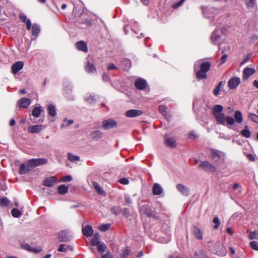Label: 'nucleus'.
Wrapping results in <instances>:
<instances>
[{
	"label": "nucleus",
	"instance_id": "obj_15",
	"mask_svg": "<svg viewBox=\"0 0 258 258\" xmlns=\"http://www.w3.org/2000/svg\"><path fill=\"white\" fill-rule=\"evenodd\" d=\"M24 66V63L23 61H19L15 62L12 66V72L14 74H16L18 73L21 69H22Z\"/></svg>",
	"mask_w": 258,
	"mask_h": 258
},
{
	"label": "nucleus",
	"instance_id": "obj_56",
	"mask_svg": "<svg viewBox=\"0 0 258 258\" xmlns=\"http://www.w3.org/2000/svg\"><path fill=\"white\" fill-rule=\"evenodd\" d=\"M72 179V178L70 175H65L63 176L62 180L64 182H69Z\"/></svg>",
	"mask_w": 258,
	"mask_h": 258
},
{
	"label": "nucleus",
	"instance_id": "obj_2",
	"mask_svg": "<svg viewBox=\"0 0 258 258\" xmlns=\"http://www.w3.org/2000/svg\"><path fill=\"white\" fill-rule=\"evenodd\" d=\"M211 63L209 61H204L200 66V70L196 72V76L198 80L206 79L207 73L210 71Z\"/></svg>",
	"mask_w": 258,
	"mask_h": 258
},
{
	"label": "nucleus",
	"instance_id": "obj_32",
	"mask_svg": "<svg viewBox=\"0 0 258 258\" xmlns=\"http://www.w3.org/2000/svg\"><path fill=\"white\" fill-rule=\"evenodd\" d=\"M40 31V29L39 27L35 24H33L32 27V35L35 36H37L38 35Z\"/></svg>",
	"mask_w": 258,
	"mask_h": 258
},
{
	"label": "nucleus",
	"instance_id": "obj_23",
	"mask_svg": "<svg viewBox=\"0 0 258 258\" xmlns=\"http://www.w3.org/2000/svg\"><path fill=\"white\" fill-rule=\"evenodd\" d=\"M90 136L93 140L97 141L102 137L103 133H102L99 130L91 132L90 134Z\"/></svg>",
	"mask_w": 258,
	"mask_h": 258
},
{
	"label": "nucleus",
	"instance_id": "obj_40",
	"mask_svg": "<svg viewBox=\"0 0 258 258\" xmlns=\"http://www.w3.org/2000/svg\"><path fill=\"white\" fill-rule=\"evenodd\" d=\"M11 214L14 217L19 218L21 215V212L17 209L14 208L11 211Z\"/></svg>",
	"mask_w": 258,
	"mask_h": 258
},
{
	"label": "nucleus",
	"instance_id": "obj_1",
	"mask_svg": "<svg viewBox=\"0 0 258 258\" xmlns=\"http://www.w3.org/2000/svg\"><path fill=\"white\" fill-rule=\"evenodd\" d=\"M223 107L221 105H215L213 107L212 112L218 124L223 125H233L236 122L241 124L243 121L242 113L237 110L234 113V118L228 116H226L222 112Z\"/></svg>",
	"mask_w": 258,
	"mask_h": 258
},
{
	"label": "nucleus",
	"instance_id": "obj_48",
	"mask_svg": "<svg viewBox=\"0 0 258 258\" xmlns=\"http://www.w3.org/2000/svg\"><path fill=\"white\" fill-rule=\"evenodd\" d=\"M110 226V224H103L100 226L99 229L101 231L104 232L109 229Z\"/></svg>",
	"mask_w": 258,
	"mask_h": 258
},
{
	"label": "nucleus",
	"instance_id": "obj_28",
	"mask_svg": "<svg viewBox=\"0 0 258 258\" xmlns=\"http://www.w3.org/2000/svg\"><path fill=\"white\" fill-rule=\"evenodd\" d=\"M43 111L41 106L35 107L32 111V115L35 117H38Z\"/></svg>",
	"mask_w": 258,
	"mask_h": 258
},
{
	"label": "nucleus",
	"instance_id": "obj_5",
	"mask_svg": "<svg viewBox=\"0 0 258 258\" xmlns=\"http://www.w3.org/2000/svg\"><path fill=\"white\" fill-rule=\"evenodd\" d=\"M199 167L207 172H214L216 170V167L207 161L202 162L199 165Z\"/></svg>",
	"mask_w": 258,
	"mask_h": 258
},
{
	"label": "nucleus",
	"instance_id": "obj_47",
	"mask_svg": "<svg viewBox=\"0 0 258 258\" xmlns=\"http://www.w3.org/2000/svg\"><path fill=\"white\" fill-rule=\"evenodd\" d=\"M27 171H28L27 170V167H26L25 164H21L20 166L19 173L20 174H24L26 173Z\"/></svg>",
	"mask_w": 258,
	"mask_h": 258
},
{
	"label": "nucleus",
	"instance_id": "obj_25",
	"mask_svg": "<svg viewBox=\"0 0 258 258\" xmlns=\"http://www.w3.org/2000/svg\"><path fill=\"white\" fill-rule=\"evenodd\" d=\"M76 46L78 49L85 52H87L88 48L86 43L83 41H80L76 43Z\"/></svg>",
	"mask_w": 258,
	"mask_h": 258
},
{
	"label": "nucleus",
	"instance_id": "obj_18",
	"mask_svg": "<svg viewBox=\"0 0 258 258\" xmlns=\"http://www.w3.org/2000/svg\"><path fill=\"white\" fill-rule=\"evenodd\" d=\"M159 111L162 113L166 118H169L171 117L168 108L165 105H160L159 106Z\"/></svg>",
	"mask_w": 258,
	"mask_h": 258
},
{
	"label": "nucleus",
	"instance_id": "obj_35",
	"mask_svg": "<svg viewBox=\"0 0 258 258\" xmlns=\"http://www.w3.org/2000/svg\"><path fill=\"white\" fill-rule=\"evenodd\" d=\"M221 153L220 151L212 149L211 151V157L213 159L218 158L219 159L221 157Z\"/></svg>",
	"mask_w": 258,
	"mask_h": 258
},
{
	"label": "nucleus",
	"instance_id": "obj_38",
	"mask_svg": "<svg viewBox=\"0 0 258 258\" xmlns=\"http://www.w3.org/2000/svg\"><path fill=\"white\" fill-rule=\"evenodd\" d=\"M223 85V82H220L216 88L213 90V93L215 96H217L219 94L220 91L221 90V87Z\"/></svg>",
	"mask_w": 258,
	"mask_h": 258
},
{
	"label": "nucleus",
	"instance_id": "obj_58",
	"mask_svg": "<svg viewBox=\"0 0 258 258\" xmlns=\"http://www.w3.org/2000/svg\"><path fill=\"white\" fill-rule=\"evenodd\" d=\"M117 69V67L113 63H109L107 67L108 70H111L113 69L116 70Z\"/></svg>",
	"mask_w": 258,
	"mask_h": 258
},
{
	"label": "nucleus",
	"instance_id": "obj_55",
	"mask_svg": "<svg viewBox=\"0 0 258 258\" xmlns=\"http://www.w3.org/2000/svg\"><path fill=\"white\" fill-rule=\"evenodd\" d=\"M227 58V55L226 54H223L220 58L221 62H220V64H222L224 63L226 60Z\"/></svg>",
	"mask_w": 258,
	"mask_h": 258
},
{
	"label": "nucleus",
	"instance_id": "obj_43",
	"mask_svg": "<svg viewBox=\"0 0 258 258\" xmlns=\"http://www.w3.org/2000/svg\"><path fill=\"white\" fill-rule=\"evenodd\" d=\"M23 248H24L25 249L27 250H28V251H34L35 252H39L41 251V250H39V249H33L31 248V247L29 245V244H25L23 245Z\"/></svg>",
	"mask_w": 258,
	"mask_h": 258
},
{
	"label": "nucleus",
	"instance_id": "obj_14",
	"mask_svg": "<svg viewBox=\"0 0 258 258\" xmlns=\"http://www.w3.org/2000/svg\"><path fill=\"white\" fill-rule=\"evenodd\" d=\"M143 114V111L137 109H131L125 112V116L128 117H135Z\"/></svg>",
	"mask_w": 258,
	"mask_h": 258
},
{
	"label": "nucleus",
	"instance_id": "obj_31",
	"mask_svg": "<svg viewBox=\"0 0 258 258\" xmlns=\"http://www.w3.org/2000/svg\"><path fill=\"white\" fill-rule=\"evenodd\" d=\"M240 134L243 137L246 138H250L251 135L250 131L247 125L245 126L244 129L241 131Z\"/></svg>",
	"mask_w": 258,
	"mask_h": 258
},
{
	"label": "nucleus",
	"instance_id": "obj_45",
	"mask_svg": "<svg viewBox=\"0 0 258 258\" xmlns=\"http://www.w3.org/2000/svg\"><path fill=\"white\" fill-rule=\"evenodd\" d=\"M250 239H258V231L255 230L249 234Z\"/></svg>",
	"mask_w": 258,
	"mask_h": 258
},
{
	"label": "nucleus",
	"instance_id": "obj_3",
	"mask_svg": "<svg viewBox=\"0 0 258 258\" xmlns=\"http://www.w3.org/2000/svg\"><path fill=\"white\" fill-rule=\"evenodd\" d=\"M47 163V160L45 158L31 159L28 161L27 164V170H31V168L36 166L43 165Z\"/></svg>",
	"mask_w": 258,
	"mask_h": 258
},
{
	"label": "nucleus",
	"instance_id": "obj_30",
	"mask_svg": "<svg viewBox=\"0 0 258 258\" xmlns=\"http://www.w3.org/2000/svg\"><path fill=\"white\" fill-rule=\"evenodd\" d=\"M93 187L96 189V191L100 195H105V192L102 188V187L99 185L98 183L96 182H93L92 183Z\"/></svg>",
	"mask_w": 258,
	"mask_h": 258
},
{
	"label": "nucleus",
	"instance_id": "obj_59",
	"mask_svg": "<svg viewBox=\"0 0 258 258\" xmlns=\"http://www.w3.org/2000/svg\"><path fill=\"white\" fill-rule=\"evenodd\" d=\"M101 258H112V256L109 252H107L105 254H102Z\"/></svg>",
	"mask_w": 258,
	"mask_h": 258
},
{
	"label": "nucleus",
	"instance_id": "obj_24",
	"mask_svg": "<svg viewBox=\"0 0 258 258\" xmlns=\"http://www.w3.org/2000/svg\"><path fill=\"white\" fill-rule=\"evenodd\" d=\"M47 111L48 115L51 117H54L56 114V107L53 104H49L48 105Z\"/></svg>",
	"mask_w": 258,
	"mask_h": 258
},
{
	"label": "nucleus",
	"instance_id": "obj_46",
	"mask_svg": "<svg viewBox=\"0 0 258 258\" xmlns=\"http://www.w3.org/2000/svg\"><path fill=\"white\" fill-rule=\"evenodd\" d=\"M9 204V201L7 198H3L0 199V205L1 206H7Z\"/></svg>",
	"mask_w": 258,
	"mask_h": 258
},
{
	"label": "nucleus",
	"instance_id": "obj_51",
	"mask_svg": "<svg viewBox=\"0 0 258 258\" xmlns=\"http://www.w3.org/2000/svg\"><path fill=\"white\" fill-rule=\"evenodd\" d=\"M67 250V248L66 247V245L64 244H60L58 248V251L59 252H66Z\"/></svg>",
	"mask_w": 258,
	"mask_h": 258
},
{
	"label": "nucleus",
	"instance_id": "obj_42",
	"mask_svg": "<svg viewBox=\"0 0 258 258\" xmlns=\"http://www.w3.org/2000/svg\"><path fill=\"white\" fill-rule=\"evenodd\" d=\"M248 118L253 122L258 123V115L256 114L250 113L248 114Z\"/></svg>",
	"mask_w": 258,
	"mask_h": 258
},
{
	"label": "nucleus",
	"instance_id": "obj_54",
	"mask_svg": "<svg viewBox=\"0 0 258 258\" xmlns=\"http://www.w3.org/2000/svg\"><path fill=\"white\" fill-rule=\"evenodd\" d=\"M119 182L125 185L128 183V180L126 178H121L119 179Z\"/></svg>",
	"mask_w": 258,
	"mask_h": 258
},
{
	"label": "nucleus",
	"instance_id": "obj_44",
	"mask_svg": "<svg viewBox=\"0 0 258 258\" xmlns=\"http://www.w3.org/2000/svg\"><path fill=\"white\" fill-rule=\"evenodd\" d=\"M213 222L215 224V225L213 227L214 229H217L220 225V221L219 218L218 217H214L213 218Z\"/></svg>",
	"mask_w": 258,
	"mask_h": 258
},
{
	"label": "nucleus",
	"instance_id": "obj_16",
	"mask_svg": "<svg viewBox=\"0 0 258 258\" xmlns=\"http://www.w3.org/2000/svg\"><path fill=\"white\" fill-rule=\"evenodd\" d=\"M178 190L183 196H187L189 194V189L186 186L182 184H178L176 185Z\"/></svg>",
	"mask_w": 258,
	"mask_h": 258
},
{
	"label": "nucleus",
	"instance_id": "obj_9",
	"mask_svg": "<svg viewBox=\"0 0 258 258\" xmlns=\"http://www.w3.org/2000/svg\"><path fill=\"white\" fill-rule=\"evenodd\" d=\"M58 181V180L55 176H50L46 178L43 181V185L48 187H51L54 185Z\"/></svg>",
	"mask_w": 258,
	"mask_h": 258
},
{
	"label": "nucleus",
	"instance_id": "obj_63",
	"mask_svg": "<svg viewBox=\"0 0 258 258\" xmlns=\"http://www.w3.org/2000/svg\"><path fill=\"white\" fill-rule=\"evenodd\" d=\"M86 100L89 102H91V101H93L94 99L93 98V97L91 95H90L89 96L86 97L85 98Z\"/></svg>",
	"mask_w": 258,
	"mask_h": 258
},
{
	"label": "nucleus",
	"instance_id": "obj_22",
	"mask_svg": "<svg viewBox=\"0 0 258 258\" xmlns=\"http://www.w3.org/2000/svg\"><path fill=\"white\" fill-rule=\"evenodd\" d=\"M85 70L88 73H94L96 72V69L93 63L90 61L87 62L85 66Z\"/></svg>",
	"mask_w": 258,
	"mask_h": 258
},
{
	"label": "nucleus",
	"instance_id": "obj_20",
	"mask_svg": "<svg viewBox=\"0 0 258 258\" xmlns=\"http://www.w3.org/2000/svg\"><path fill=\"white\" fill-rule=\"evenodd\" d=\"M192 231L194 235L197 239L199 240L203 239V234L199 227L197 226H194L192 228Z\"/></svg>",
	"mask_w": 258,
	"mask_h": 258
},
{
	"label": "nucleus",
	"instance_id": "obj_26",
	"mask_svg": "<svg viewBox=\"0 0 258 258\" xmlns=\"http://www.w3.org/2000/svg\"><path fill=\"white\" fill-rule=\"evenodd\" d=\"M247 9L250 11L255 9L256 6L255 0H244Z\"/></svg>",
	"mask_w": 258,
	"mask_h": 258
},
{
	"label": "nucleus",
	"instance_id": "obj_19",
	"mask_svg": "<svg viewBox=\"0 0 258 258\" xmlns=\"http://www.w3.org/2000/svg\"><path fill=\"white\" fill-rule=\"evenodd\" d=\"M255 71L253 68H245L243 71V79H247L251 75L255 73Z\"/></svg>",
	"mask_w": 258,
	"mask_h": 258
},
{
	"label": "nucleus",
	"instance_id": "obj_36",
	"mask_svg": "<svg viewBox=\"0 0 258 258\" xmlns=\"http://www.w3.org/2000/svg\"><path fill=\"white\" fill-rule=\"evenodd\" d=\"M195 255L198 258H209L205 251L202 249L200 250L199 252H196Z\"/></svg>",
	"mask_w": 258,
	"mask_h": 258
},
{
	"label": "nucleus",
	"instance_id": "obj_41",
	"mask_svg": "<svg viewBox=\"0 0 258 258\" xmlns=\"http://www.w3.org/2000/svg\"><path fill=\"white\" fill-rule=\"evenodd\" d=\"M122 215L126 218H129L131 216V212L128 208H125L121 210Z\"/></svg>",
	"mask_w": 258,
	"mask_h": 258
},
{
	"label": "nucleus",
	"instance_id": "obj_62",
	"mask_svg": "<svg viewBox=\"0 0 258 258\" xmlns=\"http://www.w3.org/2000/svg\"><path fill=\"white\" fill-rule=\"evenodd\" d=\"M247 158H248V159L251 161H254L255 160V158L254 157V156L251 154H248L247 155Z\"/></svg>",
	"mask_w": 258,
	"mask_h": 258
},
{
	"label": "nucleus",
	"instance_id": "obj_64",
	"mask_svg": "<svg viewBox=\"0 0 258 258\" xmlns=\"http://www.w3.org/2000/svg\"><path fill=\"white\" fill-rule=\"evenodd\" d=\"M125 202L128 203V204H131L132 203V200H131L129 196H125Z\"/></svg>",
	"mask_w": 258,
	"mask_h": 258
},
{
	"label": "nucleus",
	"instance_id": "obj_37",
	"mask_svg": "<svg viewBox=\"0 0 258 258\" xmlns=\"http://www.w3.org/2000/svg\"><path fill=\"white\" fill-rule=\"evenodd\" d=\"M96 246H97L98 250L99 252L103 253L106 251L107 247L104 243L100 242Z\"/></svg>",
	"mask_w": 258,
	"mask_h": 258
},
{
	"label": "nucleus",
	"instance_id": "obj_50",
	"mask_svg": "<svg viewBox=\"0 0 258 258\" xmlns=\"http://www.w3.org/2000/svg\"><path fill=\"white\" fill-rule=\"evenodd\" d=\"M185 0H180L178 2L172 5V8L174 9H177L181 6Z\"/></svg>",
	"mask_w": 258,
	"mask_h": 258
},
{
	"label": "nucleus",
	"instance_id": "obj_57",
	"mask_svg": "<svg viewBox=\"0 0 258 258\" xmlns=\"http://www.w3.org/2000/svg\"><path fill=\"white\" fill-rule=\"evenodd\" d=\"M109 76L106 74L104 73L102 75V79L105 82H107L109 80Z\"/></svg>",
	"mask_w": 258,
	"mask_h": 258
},
{
	"label": "nucleus",
	"instance_id": "obj_49",
	"mask_svg": "<svg viewBox=\"0 0 258 258\" xmlns=\"http://www.w3.org/2000/svg\"><path fill=\"white\" fill-rule=\"evenodd\" d=\"M250 246L253 249L258 251V243L256 241H251L250 242Z\"/></svg>",
	"mask_w": 258,
	"mask_h": 258
},
{
	"label": "nucleus",
	"instance_id": "obj_21",
	"mask_svg": "<svg viewBox=\"0 0 258 258\" xmlns=\"http://www.w3.org/2000/svg\"><path fill=\"white\" fill-rule=\"evenodd\" d=\"M152 192L154 195H160L163 192V189L159 184L156 183L153 185Z\"/></svg>",
	"mask_w": 258,
	"mask_h": 258
},
{
	"label": "nucleus",
	"instance_id": "obj_27",
	"mask_svg": "<svg viewBox=\"0 0 258 258\" xmlns=\"http://www.w3.org/2000/svg\"><path fill=\"white\" fill-rule=\"evenodd\" d=\"M100 235L97 233H95L91 239V245L93 246H95L96 245L100 243Z\"/></svg>",
	"mask_w": 258,
	"mask_h": 258
},
{
	"label": "nucleus",
	"instance_id": "obj_33",
	"mask_svg": "<svg viewBox=\"0 0 258 258\" xmlns=\"http://www.w3.org/2000/svg\"><path fill=\"white\" fill-rule=\"evenodd\" d=\"M69 189V187L64 185H60L58 187V192L60 195L66 194Z\"/></svg>",
	"mask_w": 258,
	"mask_h": 258
},
{
	"label": "nucleus",
	"instance_id": "obj_34",
	"mask_svg": "<svg viewBox=\"0 0 258 258\" xmlns=\"http://www.w3.org/2000/svg\"><path fill=\"white\" fill-rule=\"evenodd\" d=\"M111 212L115 215H118L121 212V209L119 206H113L110 208Z\"/></svg>",
	"mask_w": 258,
	"mask_h": 258
},
{
	"label": "nucleus",
	"instance_id": "obj_17",
	"mask_svg": "<svg viewBox=\"0 0 258 258\" xmlns=\"http://www.w3.org/2000/svg\"><path fill=\"white\" fill-rule=\"evenodd\" d=\"M93 229L91 226L86 225L82 229V233L86 237H91L93 235Z\"/></svg>",
	"mask_w": 258,
	"mask_h": 258
},
{
	"label": "nucleus",
	"instance_id": "obj_13",
	"mask_svg": "<svg viewBox=\"0 0 258 258\" xmlns=\"http://www.w3.org/2000/svg\"><path fill=\"white\" fill-rule=\"evenodd\" d=\"M135 86L137 89L143 90L146 88L147 82L143 79H138L135 81Z\"/></svg>",
	"mask_w": 258,
	"mask_h": 258
},
{
	"label": "nucleus",
	"instance_id": "obj_61",
	"mask_svg": "<svg viewBox=\"0 0 258 258\" xmlns=\"http://www.w3.org/2000/svg\"><path fill=\"white\" fill-rule=\"evenodd\" d=\"M26 27H27V29L28 30H30L31 29V21L30 20L28 19L27 20V21L26 22Z\"/></svg>",
	"mask_w": 258,
	"mask_h": 258
},
{
	"label": "nucleus",
	"instance_id": "obj_52",
	"mask_svg": "<svg viewBox=\"0 0 258 258\" xmlns=\"http://www.w3.org/2000/svg\"><path fill=\"white\" fill-rule=\"evenodd\" d=\"M251 56V54H248L247 56L243 59L242 61L240 63V66H242L244 64H245L246 62H247L249 60Z\"/></svg>",
	"mask_w": 258,
	"mask_h": 258
},
{
	"label": "nucleus",
	"instance_id": "obj_10",
	"mask_svg": "<svg viewBox=\"0 0 258 258\" xmlns=\"http://www.w3.org/2000/svg\"><path fill=\"white\" fill-rule=\"evenodd\" d=\"M240 83V79L238 77L232 78L228 82V86L231 89L236 88Z\"/></svg>",
	"mask_w": 258,
	"mask_h": 258
},
{
	"label": "nucleus",
	"instance_id": "obj_29",
	"mask_svg": "<svg viewBox=\"0 0 258 258\" xmlns=\"http://www.w3.org/2000/svg\"><path fill=\"white\" fill-rule=\"evenodd\" d=\"M220 36L218 31L215 30L213 32L212 36H211V40L212 43L213 44L216 45L217 44V41L220 39Z\"/></svg>",
	"mask_w": 258,
	"mask_h": 258
},
{
	"label": "nucleus",
	"instance_id": "obj_6",
	"mask_svg": "<svg viewBox=\"0 0 258 258\" xmlns=\"http://www.w3.org/2000/svg\"><path fill=\"white\" fill-rule=\"evenodd\" d=\"M164 141L165 145L170 148H175L177 146L175 138L170 137L168 134L164 135Z\"/></svg>",
	"mask_w": 258,
	"mask_h": 258
},
{
	"label": "nucleus",
	"instance_id": "obj_60",
	"mask_svg": "<svg viewBox=\"0 0 258 258\" xmlns=\"http://www.w3.org/2000/svg\"><path fill=\"white\" fill-rule=\"evenodd\" d=\"M19 17L20 19L23 22H26L27 21V17L25 15L21 14L20 15Z\"/></svg>",
	"mask_w": 258,
	"mask_h": 258
},
{
	"label": "nucleus",
	"instance_id": "obj_8",
	"mask_svg": "<svg viewBox=\"0 0 258 258\" xmlns=\"http://www.w3.org/2000/svg\"><path fill=\"white\" fill-rule=\"evenodd\" d=\"M71 238V236L67 230H62L58 234V239L60 242H68Z\"/></svg>",
	"mask_w": 258,
	"mask_h": 258
},
{
	"label": "nucleus",
	"instance_id": "obj_4",
	"mask_svg": "<svg viewBox=\"0 0 258 258\" xmlns=\"http://www.w3.org/2000/svg\"><path fill=\"white\" fill-rule=\"evenodd\" d=\"M139 212L141 214L146 215L147 217L153 218L156 220H158L159 219V217L158 216L152 212L151 208L149 205H144L141 206L140 207Z\"/></svg>",
	"mask_w": 258,
	"mask_h": 258
},
{
	"label": "nucleus",
	"instance_id": "obj_53",
	"mask_svg": "<svg viewBox=\"0 0 258 258\" xmlns=\"http://www.w3.org/2000/svg\"><path fill=\"white\" fill-rule=\"evenodd\" d=\"M130 253V250L127 248H124L122 251V256L124 258L126 256L128 255Z\"/></svg>",
	"mask_w": 258,
	"mask_h": 258
},
{
	"label": "nucleus",
	"instance_id": "obj_7",
	"mask_svg": "<svg viewBox=\"0 0 258 258\" xmlns=\"http://www.w3.org/2000/svg\"><path fill=\"white\" fill-rule=\"evenodd\" d=\"M117 126V122L112 119L105 120L102 122V127L105 130H108Z\"/></svg>",
	"mask_w": 258,
	"mask_h": 258
},
{
	"label": "nucleus",
	"instance_id": "obj_11",
	"mask_svg": "<svg viewBox=\"0 0 258 258\" xmlns=\"http://www.w3.org/2000/svg\"><path fill=\"white\" fill-rule=\"evenodd\" d=\"M44 128V126L42 124L34 125L28 127V132L30 133H39Z\"/></svg>",
	"mask_w": 258,
	"mask_h": 258
},
{
	"label": "nucleus",
	"instance_id": "obj_39",
	"mask_svg": "<svg viewBox=\"0 0 258 258\" xmlns=\"http://www.w3.org/2000/svg\"><path fill=\"white\" fill-rule=\"evenodd\" d=\"M68 159L71 162H76L80 160V157L77 155H74L70 153L68 154Z\"/></svg>",
	"mask_w": 258,
	"mask_h": 258
},
{
	"label": "nucleus",
	"instance_id": "obj_12",
	"mask_svg": "<svg viewBox=\"0 0 258 258\" xmlns=\"http://www.w3.org/2000/svg\"><path fill=\"white\" fill-rule=\"evenodd\" d=\"M31 100L27 98H23L18 101V106L20 108H27L30 105Z\"/></svg>",
	"mask_w": 258,
	"mask_h": 258
}]
</instances>
